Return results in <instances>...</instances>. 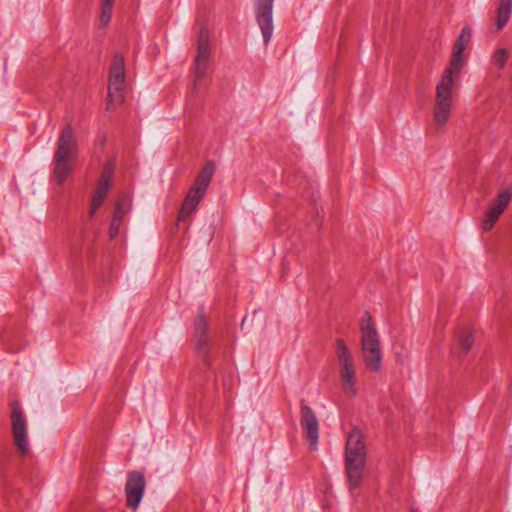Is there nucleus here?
Returning <instances> with one entry per match:
<instances>
[{
  "label": "nucleus",
  "mask_w": 512,
  "mask_h": 512,
  "mask_svg": "<svg viewBox=\"0 0 512 512\" xmlns=\"http://www.w3.org/2000/svg\"><path fill=\"white\" fill-rule=\"evenodd\" d=\"M459 346L463 353H467L474 343V337L471 331L465 329L456 334Z\"/></svg>",
  "instance_id": "obj_18"
},
{
  "label": "nucleus",
  "mask_w": 512,
  "mask_h": 512,
  "mask_svg": "<svg viewBox=\"0 0 512 512\" xmlns=\"http://www.w3.org/2000/svg\"><path fill=\"white\" fill-rule=\"evenodd\" d=\"M470 39L471 29L470 27L465 26L462 28L454 43L449 67L444 71L440 81L436 85L433 119L439 127L444 126L449 119L454 80L458 78L460 71L464 66L462 54Z\"/></svg>",
  "instance_id": "obj_1"
},
{
  "label": "nucleus",
  "mask_w": 512,
  "mask_h": 512,
  "mask_svg": "<svg viewBox=\"0 0 512 512\" xmlns=\"http://www.w3.org/2000/svg\"><path fill=\"white\" fill-rule=\"evenodd\" d=\"M360 331L363 361L369 370L378 371L382 360L379 335L368 312L361 321Z\"/></svg>",
  "instance_id": "obj_3"
},
{
  "label": "nucleus",
  "mask_w": 512,
  "mask_h": 512,
  "mask_svg": "<svg viewBox=\"0 0 512 512\" xmlns=\"http://www.w3.org/2000/svg\"><path fill=\"white\" fill-rule=\"evenodd\" d=\"M316 225L318 228H320L322 226V223L320 221L316 220Z\"/></svg>",
  "instance_id": "obj_23"
},
{
  "label": "nucleus",
  "mask_w": 512,
  "mask_h": 512,
  "mask_svg": "<svg viewBox=\"0 0 512 512\" xmlns=\"http://www.w3.org/2000/svg\"><path fill=\"white\" fill-rule=\"evenodd\" d=\"M410 512H419V511H418V510H416V509H411V511H410Z\"/></svg>",
  "instance_id": "obj_24"
},
{
  "label": "nucleus",
  "mask_w": 512,
  "mask_h": 512,
  "mask_svg": "<svg viewBox=\"0 0 512 512\" xmlns=\"http://www.w3.org/2000/svg\"><path fill=\"white\" fill-rule=\"evenodd\" d=\"M120 225H121V222H118V220L112 219V223H111L110 231H109L111 238H114L118 234Z\"/></svg>",
  "instance_id": "obj_22"
},
{
  "label": "nucleus",
  "mask_w": 512,
  "mask_h": 512,
  "mask_svg": "<svg viewBox=\"0 0 512 512\" xmlns=\"http://www.w3.org/2000/svg\"><path fill=\"white\" fill-rule=\"evenodd\" d=\"M11 424L15 445L22 454L29 450L27 438V422L23 416L21 407L18 403H13L11 407Z\"/></svg>",
  "instance_id": "obj_10"
},
{
  "label": "nucleus",
  "mask_w": 512,
  "mask_h": 512,
  "mask_svg": "<svg viewBox=\"0 0 512 512\" xmlns=\"http://www.w3.org/2000/svg\"><path fill=\"white\" fill-rule=\"evenodd\" d=\"M77 154L78 144L74 130L71 125H66L58 138L53 159L54 176L59 184H62L71 173Z\"/></svg>",
  "instance_id": "obj_2"
},
{
  "label": "nucleus",
  "mask_w": 512,
  "mask_h": 512,
  "mask_svg": "<svg viewBox=\"0 0 512 512\" xmlns=\"http://www.w3.org/2000/svg\"><path fill=\"white\" fill-rule=\"evenodd\" d=\"M357 455H366V447L362 431L358 428H353L347 437L345 456Z\"/></svg>",
  "instance_id": "obj_15"
},
{
  "label": "nucleus",
  "mask_w": 512,
  "mask_h": 512,
  "mask_svg": "<svg viewBox=\"0 0 512 512\" xmlns=\"http://www.w3.org/2000/svg\"><path fill=\"white\" fill-rule=\"evenodd\" d=\"M300 424L312 449H316L319 438V423L313 410L302 402Z\"/></svg>",
  "instance_id": "obj_13"
},
{
  "label": "nucleus",
  "mask_w": 512,
  "mask_h": 512,
  "mask_svg": "<svg viewBox=\"0 0 512 512\" xmlns=\"http://www.w3.org/2000/svg\"><path fill=\"white\" fill-rule=\"evenodd\" d=\"M273 2L274 0H256L255 16L263 36L264 45L267 46L273 35Z\"/></svg>",
  "instance_id": "obj_8"
},
{
  "label": "nucleus",
  "mask_w": 512,
  "mask_h": 512,
  "mask_svg": "<svg viewBox=\"0 0 512 512\" xmlns=\"http://www.w3.org/2000/svg\"><path fill=\"white\" fill-rule=\"evenodd\" d=\"M508 51L504 48H500L493 54V62L498 66L499 69H503L508 59Z\"/></svg>",
  "instance_id": "obj_20"
},
{
  "label": "nucleus",
  "mask_w": 512,
  "mask_h": 512,
  "mask_svg": "<svg viewBox=\"0 0 512 512\" xmlns=\"http://www.w3.org/2000/svg\"><path fill=\"white\" fill-rule=\"evenodd\" d=\"M195 338L196 348L200 353H206L210 337L207 334V323L203 316H198L195 319Z\"/></svg>",
  "instance_id": "obj_16"
},
{
  "label": "nucleus",
  "mask_w": 512,
  "mask_h": 512,
  "mask_svg": "<svg viewBox=\"0 0 512 512\" xmlns=\"http://www.w3.org/2000/svg\"><path fill=\"white\" fill-rule=\"evenodd\" d=\"M512 11V0H501L497 9L496 31H500L508 22Z\"/></svg>",
  "instance_id": "obj_17"
},
{
  "label": "nucleus",
  "mask_w": 512,
  "mask_h": 512,
  "mask_svg": "<svg viewBox=\"0 0 512 512\" xmlns=\"http://www.w3.org/2000/svg\"><path fill=\"white\" fill-rule=\"evenodd\" d=\"M113 174H114V164L112 162H108L99 177L98 183L96 185L90 209H89V217L92 218L97 209L103 204L108 191L111 187L112 181H113Z\"/></svg>",
  "instance_id": "obj_9"
},
{
  "label": "nucleus",
  "mask_w": 512,
  "mask_h": 512,
  "mask_svg": "<svg viewBox=\"0 0 512 512\" xmlns=\"http://www.w3.org/2000/svg\"><path fill=\"white\" fill-rule=\"evenodd\" d=\"M335 354L339 365V377L343 392L348 397L358 393L356 387V364L351 350L343 339L335 342Z\"/></svg>",
  "instance_id": "obj_4"
},
{
  "label": "nucleus",
  "mask_w": 512,
  "mask_h": 512,
  "mask_svg": "<svg viewBox=\"0 0 512 512\" xmlns=\"http://www.w3.org/2000/svg\"><path fill=\"white\" fill-rule=\"evenodd\" d=\"M125 213H126V208L124 207V204L122 203V201H117L116 209H115L112 219L118 220V222H122V219L124 218Z\"/></svg>",
  "instance_id": "obj_21"
},
{
  "label": "nucleus",
  "mask_w": 512,
  "mask_h": 512,
  "mask_svg": "<svg viewBox=\"0 0 512 512\" xmlns=\"http://www.w3.org/2000/svg\"><path fill=\"white\" fill-rule=\"evenodd\" d=\"M512 199V186L505 188L500 191L497 197L489 205V208L485 214V217L481 223V227L484 231L492 229L499 216L505 210Z\"/></svg>",
  "instance_id": "obj_11"
},
{
  "label": "nucleus",
  "mask_w": 512,
  "mask_h": 512,
  "mask_svg": "<svg viewBox=\"0 0 512 512\" xmlns=\"http://www.w3.org/2000/svg\"><path fill=\"white\" fill-rule=\"evenodd\" d=\"M125 95V68L124 58L117 54L113 58L110 68L107 109L114 110L124 101Z\"/></svg>",
  "instance_id": "obj_6"
},
{
  "label": "nucleus",
  "mask_w": 512,
  "mask_h": 512,
  "mask_svg": "<svg viewBox=\"0 0 512 512\" xmlns=\"http://www.w3.org/2000/svg\"><path fill=\"white\" fill-rule=\"evenodd\" d=\"M214 172L215 166L213 162H206L183 201L179 212L178 221H184L187 217L195 212L198 204L202 200L209 186Z\"/></svg>",
  "instance_id": "obj_5"
},
{
  "label": "nucleus",
  "mask_w": 512,
  "mask_h": 512,
  "mask_svg": "<svg viewBox=\"0 0 512 512\" xmlns=\"http://www.w3.org/2000/svg\"><path fill=\"white\" fill-rule=\"evenodd\" d=\"M145 489V477L143 473L133 471L128 474L125 493L127 505L130 508H137L144 493Z\"/></svg>",
  "instance_id": "obj_12"
},
{
  "label": "nucleus",
  "mask_w": 512,
  "mask_h": 512,
  "mask_svg": "<svg viewBox=\"0 0 512 512\" xmlns=\"http://www.w3.org/2000/svg\"><path fill=\"white\" fill-rule=\"evenodd\" d=\"M210 71L209 31L202 27L199 32L197 54L194 61V86Z\"/></svg>",
  "instance_id": "obj_7"
},
{
  "label": "nucleus",
  "mask_w": 512,
  "mask_h": 512,
  "mask_svg": "<svg viewBox=\"0 0 512 512\" xmlns=\"http://www.w3.org/2000/svg\"><path fill=\"white\" fill-rule=\"evenodd\" d=\"M366 455L345 456V473L349 489L357 488L363 478Z\"/></svg>",
  "instance_id": "obj_14"
},
{
  "label": "nucleus",
  "mask_w": 512,
  "mask_h": 512,
  "mask_svg": "<svg viewBox=\"0 0 512 512\" xmlns=\"http://www.w3.org/2000/svg\"><path fill=\"white\" fill-rule=\"evenodd\" d=\"M114 1L115 0H101L100 23L103 26H106L111 20Z\"/></svg>",
  "instance_id": "obj_19"
}]
</instances>
